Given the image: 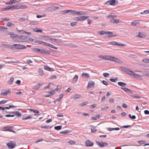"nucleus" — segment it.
Listing matches in <instances>:
<instances>
[{
  "instance_id": "nucleus-1",
  "label": "nucleus",
  "mask_w": 149,
  "mask_h": 149,
  "mask_svg": "<svg viewBox=\"0 0 149 149\" xmlns=\"http://www.w3.org/2000/svg\"><path fill=\"white\" fill-rule=\"evenodd\" d=\"M28 38L25 36H18L16 35L14 41L17 42H28Z\"/></svg>"
},
{
  "instance_id": "nucleus-2",
  "label": "nucleus",
  "mask_w": 149,
  "mask_h": 149,
  "mask_svg": "<svg viewBox=\"0 0 149 149\" xmlns=\"http://www.w3.org/2000/svg\"><path fill=\"white\" fill-rule=\"evenodd\" d=\"M12 49H26V47L24 45L21 44H13L12 45Z\"/></svg>"
},
{
  "instance_id": "nucleus-3",
  "label": "nucleus",
  "mask_w": 149,
  "mask_h": 149,
  "mask_svg": "<svg viewBox=\"0 0 149 149\" xmlns=\"http://www.w3.org/2000/svg\"><path fill=\"white\" fill-rule=\"evenodd\" d=\"M121 70L126 73L127 74H128L131 76H132L133 75V73L134 72L132 70H130L129 69L124 67H121Z\"/></svg>"
},
{
  "instance_id": "nucleus-4",
  "label": "nucleus",
  "mask_w": 149,
  "mask_h": 149,
  "mask_svg": "<svg viewBox=\"0 0 149 149\" xmlns=\"http://www.w3.org/2000/svg\"><path fill=\"white\" fill-rule=\"evenodd\" d=\"M89 17V16H82L75 18V20L76 21H82L86 19Z\"/></svg>"
},
{
  "instance_id": "nucleus-5",
  "label": "nucleus",
  "mask_w": 149,
  "mask_h": 149,
  "mask_svg": "<svg viewBox=\"0 0 149 149\" xmlns=\"http://www.w3.org/2000/svg\"><path fill=\"white\" fill-rule=\"evenodd\" d=\"M6 145L9 149H11L14 148L15 145V143L11 141L7 143Z\"/></svg>"
},
{
  "instance_id": "nucleus-6",
  "label": "nucleus",
  "mask_w": 149,
  "mask_h": 149,
  "mask_svg": "<svg viewBox=\"0 0 149 149\" xmlns=\"http://www.w3.org/2000/svg\"><path fill=\"white\" fill-rule=\"evenodd\" d=\"M42 44L43 45H44L46 46H48L50 47H51L52 48L54 49H57V48L53 46L52 45L48 43H46L45 42L43 41L42 42Z\"/></svg>"
},
{
  "instance_id": "nucleus-7",
  "label": "nucleus",
  "mask_w": 149,
  "mask_h": 149,
  "mask_svg": "<svg viewBox=\"0 0 149 149\" xmlns=\"http://www.w3.org/2000/svg\"><path fill=\"white\" fill-rule=\"evenodd\" d=\"M6 33L7 35H10L11 38L14 41V39H15L16 35L13 33H12L8 31H6Z\"/></svg>"
},
{
  "instance_id": "nucleus-8",
  "label": "nucleus",
  "mask_w": 149,
  "mask_h": 149,
  "mask_svg": "<svg viewBox=\"0 0 149 149\" xmlns=\"http://www.w3.org/2000/svg\"><path fill=\"white\" fill-rule=\"evenodd\" d=\"M95 84V83L94 81H90L88 82L87 88L93 87Z\"/></svg>"
},
{
  "instance_id": "nucleus-9",
  "label": "nucleus",
  "mask_w": 149,
  "mask_h": 149,
  "mask_svg": "<svg viewBox=\"0 0 149 149\" xmlns=\"http://www.w3.org/2000/svg\"><path fill=\"white\" fill-rule=\"evenodd\" d=\"M110 22L113 23H121L122 21L121 20L118 19H112L110 20Z\"/></svg>"
},
{
  "instance_id": "nucleus-10",
  "label": "nucleus",
  "mask_w": 149,
  "mask_h": 149,
  "mask_svg": "<svg viewBox=\"0 0 149 149\" xmlns=\"http://www.w3.org/2000/svg\"><path fill=\"white\" fill-rule=\"evenodd\" d=\"M108 2L110 3L109 4L111 5H115L118 3V1L116 0H111L110 1H109Z\"/></svg>"
},
{
  "instance_id": "nucleus-11",
  "label": "nucleus",
  "mask_w": 149,
  "mask_h": 149,
  "mask_svg": "<svg viewBox=\"0 0 149 149\" xmlns=\"http://www.w3.org/2000/svg\"><path fill=\"white\" fill-rule=\"evenodd\" d=\"M86 145L87 146H93V143L90 141L87 140L86 142Z\"/></svg>"
},
{
  "instance_id": "nucleus-12",
  "label": "nucleus",
  "mask_w": 149,
  "mask_h": 149,
  "mask_svg": "<svg viewBox=\"0 0 149 149\" xmlns=\"http://www.w3.org/2000/svg\"><path fill=\"white\" fill-rule=\"evenodd\" d=\"M114 57L112 56H105V60H110L113 61V59Z\"/></svg>"
},
{
  "instance_id": "nucleus-13",
  "label": "nucleus",
  "mask_w": 149,
  "mask_h": 149,
  "mask_svg": "<svg viewBox=\"0 0 149 149\" xmlns=\"http://www.w3.org/2000/svg\"><path fill=\"white\" fill-rule=\"evenodd\" d=\"M146 34L144 33L140 32L139 33V35L137 37H139L141 38H143L146 37Z\"/></svg>"
},
{
  "instance_id": "nucleus-14",
  "label": "nucleus",
  "mask_w": 149,
  "mask_h": 149,
  "mask_svg": "<svg viewBox=\"0 0 149 149\" xmlns=\"http://www.w3.org/2000/svg\"><path fill=\"white\" fill-rule=\"evenodd\" d=\"M85 13H86L85 12H79L75 11V15H85Z\"/></svg>"
},
{
  "instance_id": "nucleus-15",
  "label": "nucleus",
  "mask_w": 149,
  "mask_h": 149,
  "mask_svg": "<svg viewBox=\"0 0 149 149\" xmlns=\"http://www.w3.org/2000/svg\"><path fill=\"white\" fill-rule=\"evenodd\" d=\"M78 78V76L76 75L72 80V82L73 84L75 83L77 81Z\"/></svg>"
},
{
  "instance_id": "nucleus-16",
  "label": "nucleus",
  "mask_w": 149,
  "mask_h": 149,
  "mask_svg": "<svg viewBox=\"0 0 149 149\" xmlns=\"http://www.w3.org/2000/svg\"><path fill=\"white\" fill-rule=\"evenodd\" d=\"M50 40L51 41L56 42L58 43H61L62 42L61 40L56 39L54 38L50 39Z\"/></svg>"
},
{
  "instance_id": "nucleus-17",
  "label": "nucleus",
  "mask_w": 149,
  "mask_h": 149,
  "mask_svg": "<svg viewBox=\"0 0 149 149\" xmlns=\"http://www.w3.org/2000/svg\"><path fill=\"white\" fill-rule=\"evenodd\" d=\"M133 75L132 76L138 79H141V77L138 74H135L134 73H133Z\"/></svg>"
},
{
  "instance_id": "nucleus-18",
  "label": "nucleus",
  "mask_w": 149,
  "mask_h": 149,
  "mask_svg": "<svg viewBox=\"0 0 149 149\" xmlns=\"http://www.w3.org/2000/svg\"><path fill=\"white\" fill-rule=\"evenodd\" d=\"M10 113H13L15 115H16L17 116H19L21 115V114L19 112L17 111L16 112H9Z\"/></svg>"
},
{
  "instance_id": "nucleus-19",
  "label": "nucleus",
  "mask_w": 149,
  "mask_h": 149,
  "mask_svg": "<svg viewBox=\"0 0 149 149\" xmlns=\"http://www.w3.org/2000/svg\"><path fill=\"white\" fill-rule=\"evenodd\" d=\"M44 69L46 70L50 71H53L54 70L53 69L49 68L47 65H44Z\"/></svg>"
},
{
  "instance_id": "nucleus-20",
  "label": "nucleus",
  "mask_w": 149,
  "mask_h": 149,
  "mask_svg": "<svg viewBox=\"0 0 149 149\" xmlns=\"http://www.w3.org/2000/svg\"><path fill=\"white\" fill-rule=\"evenodd\" d=\"M2 46L5 47L7 48H9L11 49H12V45H10L8 44H3L2 45Z\"/></svg>"
},
{
  "instance_id": "nucleus-21",
  "label": "nucleus",
  "mask_w": 149,
  "mask_h": 149,
  "mask_svg": "<svg viewBox=\"0 0 149 149\" xmlns=\"http://www.w3.org/2000/svg\"><path fill=\"white\" fill-rule=\"evenodd\" d=\"M121 89L122 90H123L124 91H125V92H130V93L132 92V91H131L132 90H131L129 89L128 88H126V87H124V88L121 87Z\"/></svg>"
},
{
  "instance_id": "nucleus-22",
  "label": "nucleus",
  "mask_w": 149,
  "mask_h": 149,
  "mask_svg": "<svg viewBox=\"0 0 149 149\" xmlns=\"http://www.w3.org/2000/svg\"><path fill=\"white\" fill-rule=\"evenodd\" d=\"M41 54H49V52L48 51H46L44 49H41Z\"/></svg>"
},
{
  "instance_id": "nucleus-23",
  "label": "nucleus",
  "mask_w": 149,
  "mask_h": 149,
  "mask_svg": "<svg viewBox=\"0 0 149 149\" xmlns=\"http://www.w3.org/2000/svg\"><path fill=\"white\" fill-rule=\"evenodd\" d=\"M39 75L40 76H42L44 74V72L43 70L40 68H39L38 71Z\"/></svg>"
},
{
  "instance_id": "nucleus-24",
  "label": "nucleus",
  "mask_w": 149,
  "mask_h": 149,
  "mask_svg": "<svg viewBox=\"0 0 149 149\" xmlns=\"http://www.w3.org/2000/svg\"><path fill=\"white\" fill-rule=\"evenodd\" d=\"M33 30L34 32H41L42 31V30H40L39 29L36 28H33Z\"/></svg>"
},
{
  "instance_id": "nucleus-25",
  "label": "nucleus",
  "mask_w": 149,
  "mask_h": 149,
  "mask_svg": "<svg viewBox=\"0 0 149 149\" xmlns=\"http://www.w3.org/2000/svg\"><path fill=\"white\" fill-rule=\"evenodd\" d=\"M118 84L119 86L123 87L125 86L126 85V83L121 82H118Z\"/></svg>"
},
{
  "instance_id": "nucleus-26",
  "label": "nucleus",
  "mask_w": 149,
  "mask_h": 149,
  "mask_svg": "<svg viewBox=\"0 0 149 149\" xmlns=\"http://www.w3.org/2000/svg\"><path fill=\"white\" fill-rule=\"evenodd\" d=\"M136 72H140L142 73V74L143 75L145 76H147V77L148 76V73H149V72H147L146 71H143V72H142L141 71H136Z\"/></svg>"
},
{
  "instance_id": "nucleus-27",
  "label": "nucleus",
  "mask_w": 149,
  "mask_h": 149,
  "mask_svg": "<svg viewBox=\"0 0 149 149\" xmlns=\"http://www.w3.org/2000/svg\"><path fill=\"white\" fill-rule=\"evenodd\" d=\"M97 144L101 147H103L104 146V145L103 144L101 143L99 141H96Z\"/></svg>"
},
{
  "instance_id": "nucleus-28",
  "label": "nucleus",
  "mask_w": 149,
  "mask_h": 149,
  "mask_svg": "<svg viewBox=\"0 0 149 149\" xmlns=\"http://www.w3.org/2000/svg\"><path fill=\"white\" fill-rule=\"evenodd\" d=\"M112 61L116 62L117 63H122V62L121 61H120V60L114 57L113 59V60Z\"/></svg>"
},
{
  "instance_id": "nucleus-29",
  "label": "nucleus",
  "mask_w": 149,
  "mask_h": 149,
  "mask_svg": "<svg viewBox=\"0 0 149 149\" xmlns=\"http://www.w3.org/2000/svg\"><path fill=\"white\" fill-rule=\"evenodd\" d=\"M82 77H85L86 78H89L90 77L89 75L87 73H83L81 75Z\"/></svg>"
},
{
  "instance_id": "nucleus-30",
  "label": "nucleus",
  "mask_w": 149,
  "mask_h": 149,
  "mask_svg": "<svg viewBox=\"0 0 149 149\" xmlns=\"http://www.w3.org/2000/svg\"><path fill=\"white\" fill-rule=\"evenodd\" d=\"M80 97V96L79 94H75L73 95V98L74 100L79 98Z\"/></svg>"
},
{
  "instance_id": "nucleus-31",
  "label": "nucleus",
  "mask_w": 149,
  "mask_h": 149,
  "mask_svg": "<svg viewBox=\"0 0 149 149\" xmlns=\"http://www.w3.org/2000/svg\"><path fill=\"white\" fill-rule=\"evenodd\" d=\"M13 81H14V78H13V77H11L10 78V79L8 81V84H9L11 85V84H12L13 83Z\"/></svg>"
},
{
  "instance_id": "nucleus-32",
  "label": "nucleus",
  "mask_w": 149,
  "mask_h": 149,
  "mask_svg": "<svg viewBox=\"0 0 149 149\" xmlns=\"http://www.w3.org/2000/svg\"><path fill=\"white\" fill-rule=\"evenodd\" d=\"M32 51L35 52H38L39 49L36 48L34 47L31 49Z\"/></svg>"
},
{
  "instance_id": "nucleus-33",
  "label": "nucleus",
  "mask_w": 149,
  "mask_h": 149,
  "mask_svg": "<svg viewBox=\"0 0 149 149\" xmlns=\"http://www.w3.org/2000/svg\"><path fill=\"white\" fill-rule=\"evenodd\" d=\"M40 37H42L41 38H45V40H50V39H51V38L49 36H41Z\"/></svg>"
},
{
  "instance_id": "nucleus-34",
  "label": "nucleus",
  "mask_w": 149,
  "mask_h": 149,
  "mask_svg": "<svg viewBox=\"0 0 149 149\" xmlns=\"http://www.w3.org/2000/svg\"><path fill=\"white\" fill-rule=\"evenodd\" d=\"M149 14V10H145L143 12L140 13L141 14Z\"/></svg>"
},
{
  "instance_id": "nucleus-35",
  "label": "nucleus",
  "mask_w": 149,
  "mask_h": 149,
  "mask_svg": "<svg viewBox=\"0 0 149 149\" xmlns=\"http://www.w3.org/2000/svg\"><path fill=\"white\" fill-rule=\"evenodd\" d=\"M42 85V84H40V83H38V84L36 85L34 87V88L35 89H38L40 87V86Z\"/></svg>"
},
{
  "instance_id": "nucleus-36",
  "label": "nucleus",
  "mask_w": 149,
  "mask_h": 149,
  "mask_svg": "<svg viewBox=\"0 0 149 149\" xmlns=\"http://www.w3.org/2000/svg\"><path fill=\"white\" fill-rule=\"evenodd\" d=\"M6 24L7 26L9 27H13L14 25V24L10 22H8Z\"/></svg>"
},
{
  "instance_id": "nucleus-37",
  "label": "nucleus",
  "mask_w": 149,
  "mask_h": 149,
  "mask_svg": "<svg viewBox=\"0 0 149 149\" xmlns=\"http://www.w3.org/2000/svg\"><path fill=\"white\" fill-rule=\"evenodd\" d=\"M120 130V128L119 127L115 128H109V131H111L112 130Z\"/></svg>"
},
{
  "instance_id": "nucleus-38",
  "label": "nucleus",
  "mask_w": 149,
  "mask_h": 149,
  "mask_svg": "<svg viewBox=\"0 0 149 149\" xmlns=\"http://www.w3.org/2000/svg\"><path fill=\"white\" fill-rule=\"evenodd\" d=\"M109 36H108V37H114L116 36V35H113V33L111 32H109L108 33Z\"/></svg>"
},
{
  "instance_id": "nucleus-39",
  "label": "nucleus",
  "mask_w": 149,
  "mask_h": 149,
  "mask_svg": "<svg viewBox=\"0 0 149 149\" xmlns=\"http://www.w3.org/2000/svg\"><path fill=\"white\" fill-rule=\"evenodd\" d=\"M9 92L8 91L2 92L1 94V95H6Z\"/></svg>"
},
{
  "instance_id": "nucleus-40",
  "label": "nucleus",
  "mask_w": 149,
  "mask_h": 149,
  "mask_svg": "<svg viewBox=\"0 0 149 149\" xmlns=\"http://www.w3.org/2000/svg\"><path fill=\"white\" fill-rule=\"evenodd\" d=\"M88 104L87 102H83L81 103H80L79 104V106L80 107H83L84 105H86Z\"/></svg>"
},
{
  "instance_id": "nucleus-41",
  "label": "nucleus",
  "mask_w": 149,
  "mask_h": 149,
  "mask_svg": "<svg viewBox=\"0 0 149 149\" xmlns=\"http://www.w3.org/2000/svg\"><path fill=\"white\" fill-rule=\"evenodd\" d=\"M70 132V131L69 130H65L63 132H61L60 133L63 134H67L69 133Z\"/></svg>"
},
{
  "instance_id": "nucleus-42",
  "label": "nucleus",
  "mask_w": 149,
  "mask_h": 149,
  "mask_svg": "<svg viewBox=\"0 0 149 149\" xmlns=\"http://www.w3.org/2000/svg\"><path fill=\"white\" fill-rule=\"evenodd\" d=\"M63 94H60V95H59V97H58V98H57L56 100V101H60V100L63 97Z\"/></svg>"
},
{
  "instance_id": "nucleus-43",
  "label": "nucleus",
  "mask_w": 149,
  "mask_h": 149,
  "mask_svg": "<svg viewBox=\"0 0 149 149\" xmlns=\"http://www.w3.org/2000/svg\"><path fill=\"white\" fill-rule=\"evenodd\" d=\"M62 126H55L54 127V129L56 130H61V129Z\"/></svg>"
},
{
  "instance_id": "nucleus-44",
  "label": "nucleus",
  "mask_w": 149,
  "mask_h": 149,
  "mask_svg": "<svg viewBox=\"0 0 149 149\" xmlns=\"http://www.w3.org/2000/svg\"><path fill=\"white\" fill-rule=\"evenodd\" d=\"M68 12L71 13L72 15H75V10H68Z\"/></svg>"
},
{
  "instance_id": "nucleus-45",
  "label": "nucleus",
  "mask_w": 149,
  "mask_h": 149,
  "mask_svg": "<svg viewBox=\"0 0 149 149\" xmlns=\"http://www.w3.org/2000/svg\"><path fill=\"white\" fill-rule=\"evenodd\" d=\"M13 128V127H8L7 128L8 129L6 130H5L6 131H11V132H14V131L12 130Z\"/></svg>"
},
{
  "instance_id": "nucleus-46",
  "label": "nucleus",
  "mask_w": 149,
  "mask_h": 149,
  "mask_svg": "<svg viewBox=\"0 0 149 149\" xmlns=\"http://www.w3.org/2000/svg\"><path fill=\"white\" fill-rule=\"evenodd\" d=\"M132 97L134 98L138 99L140 98V97L138 95H132Z\"/></svg>"
},
{
  "instance_id": "nucleus-47",
  "label": "nucleus",
  "mask_w": 149,
  "mask_h": 149,
  "mask_svg": "<svg viewBox=\"0 0 149 149\" xmlns=\"http://www.w3.org/2000/svg\"><path fill=\"white\" fill-rule=\"evenodd\" d=\"M22 6L20 5V4H18L16 6H15V9H19L22 8Z\"/></svg>"
},
{
  "instance_id": "nucleus-48",
  "label": "nucleus",
  "mask_w": 149,
  "mask_h": 149,
  "mask_svg": "<svg viewBox=\"0 0 149 149\" xmlns=\"http://www.w3.org/2000/svg\"><path fill=\"white\" fill-rule=\"evenodd\" d=\"M116 17V16L113 15H109L108 16V17L110 19L112 18L113 19L115 18Z\"/></svg>"
},
{
  "instance_id": "nucleus-49",
  "label": "nucleus",
  "mask_w": 149,
  "mask_h": 149,
  "mask_svg": "<svg viewBox=\"0 0 149 149\" xmlns=\"http://www.w3.org/2000/svg\"><path fill=\"white\" fill-rule=\"evenodd\" d=\"M28 19V18L27 19H25V17L20 18L19 19V21L21 22H24V21L25 20H27Z\"/></svg>"
},
{
  "instance_id": "nucleus-50",
  "label": "nucleus",
  "mask_w": 149,
  "mask_h": 149,
  "mask_svg": "<svg viewBox=\"0 0 149 149\" xmlns=\"http://www.w3.org/2000/svg\"><path fill=\"white\" fill-rule=\"evenodd\" d=\"M41 127L42 128H46L47 129H50L51 128V127H50L49 126H44L43 125H41Z\"/></svg>"
},
{
  "instance_id": "nucleus-51",
  "label": "nucleus",
  "mask_w": 149,
  "mask_h": 149,
  "mask_svg": "<svg viewBox=\"0 0 149 149\" xmlns=\"http://www.w3.org/2000/svg\"><path fill=\"white\" fill-rule=\"evenodd\" d=\"M63 14H65L68 13V10H65L61 11Z\"/></svg>"
},
{
  "instance_id": "nucleus-52",
  "label": "nucleus",
  "mask_w": 149,
  "mask_h": 149,
  "mask_svg": "<svg viewBox=\"0 0 149 149\" xmlns=\"http://www.w3.org/2000/svg\"><path fill=\"white\" fill-rule=\"evenodd\" d=\"M7 29V28L6 27L0 26V31Z\"/></svg>"
},
{
  "instance_id": "nucleus-53",
  "label": "nucleus",
  "mask_w": 149,
  "mask_h": 149,
  "mask_svg": "<svg viewBox=\"0 0 149 149\" xmlns=\"http://www.w3.org/2000/svg\"><path fill=\"white\" fill-rule=\"evenodd\" d=\"M142 61L144 63H149V59L145 58L142 60Z\"/></svg>"
},
{
  "instance_id": "nucleus-54",
  "label": "nucleus",
  "mask_w": 149,
  "mask_h": 149,
  "mask_svg": "<svg viewBox=\"0 0 149 149\" xmlns=\"http://www.w3.org/2000/svg\"><path fill=\"white\" fill-rule=\"evenodd\" d=\"M11 9L10 6H8L7 7H6L3 8V10H8Z\"/></svg>"
},
{
  "instance_id": "nucleus-55",
  "label": "nucleus",
  "mask_w": 149,
  "mask_h": 149,
  "mask_svg": "<svg viewBox=\"0 0 149 149\" xmlns=\"http://www.w3.org/2000/svg\"><path fill=\"white\" fill-rule=\"evenodd\" d=\"M145 141L144 140H141L140 141H139L138 142V143L140 144H145Z\"/></svg>"
},
{
  "instance_id": "nucleus-56",
  "label": "nucleus",
  "mask_w": 149,
  "mask_h": 149,
  "mask_svg": "<svg viewBox=\"0 0 149 149\" xmlns=\"http://www.w3.org/2000/svg\"><path fill=\"white\" fill-rule=\"evenodd\" d=\"M108 43L111 45H116V42L115 41H112L109 42H108Z\"/></svg>"
},
{
  "instance_id": "nucleus-57",
  "label": "nucleus",
  "mask_w": 149,
  "mask_h": 149,
  "mask_svg": "<svg viewBox=\"0 0 149 149\" xmlns=\"http://www.w3.org/2000/svg\"><path fill=\"white\" fill-rule=\"evenodd\" d=\"M9 20V18L8 17H6L4 18H2L1 19V21H5L6 22L8 21Z\"/></svg>"
},
{
  "instance_id": "nucleus-58",
  "label": "nucleus",
  "mask_w": 149,
  "mask_h": 149,
  "mask_svg": "<svg viewBox=\"0 0 149 149\" xmlns=\"http://www.w3.org/2000/svg\"><path fill=\"white\" fill-rule=\"evenodd\" d=\"M103 75L105 77H109V74L107 73H104L103 74Z\"/></svg>"
},
{
  "instance_id": "nucleus-59",
  "label": "nucleus",
  "mask_w": 149,
  "mask_h": 149,
  "mask_svg": "<svg viewBox=\"0 0 149 149\" xmlns=\"http://www.w3.org/2000/svg\"><path fill=\"white\" fill-rule=\"evenodd\" d=\"M129 116L130 118L132 119H135L136 118V116H135L133 115L131 116L130 114L129 115Z\"/></svg>"
},
{
  "instance_id": "nucleus-60",
  "label": "nucleus",
  "mask_w": 149,
  "mask_h": 149,
  "mask_svg": "<svg viewBox=\"0 0 149 149\" xmlns=\"http://www.w3.org/2000/svg\"><path fill=\"white\" fill-rule=\"evenodd\" d=\"M51 85H53L51 83H50L47 86H45L44 88V89H46L49 88L51 86Z\"/></svg>"
},
{
  "instance_id": "nucleus-61",
  "label": "nucleus",
  "mask_w": 149,
  "mask_h": 149,
  "mask_svg": "<svg viewBox=\"0 0 149 149\" xmlns=\"http://www.w3.org/2000/svg\"><path fill=\"white\" fill-rule=\"evenodd\" d=\"M77 23V22H73L70 23V25L71 26H73L76 25Z\"/></svg>"
},
{
  "instance_id": "nucleus-62",
  "label": "nucleus",
  "mask_w": 149,
  "mask_h": 149,
  "mask_svg": "<svg viewBox=\"0 0 149 149\" xmlns=\"http://www.w3.org/2000/svg\"><path fill=\"white\" fill-rule=\"evenodd\" d=\"M18 32L19 33H20L21 34H24L26 32V31H24L23 30H18Z\"/></svg>"
},
{
  "instance_id": "nucleus-63",
  "label": "nucleus",
  "mask_w": 149,
  "mask_h": 149,
  "mask_svg": "<svg viewBox=\"0 0 149 149\" xmlns=\"http://www.w3.org/2000/svg\"><path fill=\"white\" fill-rule=\"evenodd\" d=\"M102 83L104 85H105L106 86H107L109 84V83L107 81L104 80L102 81Z\"/></svg>"
},
{
  "instance_id": "nucleus-64",
  "label": "nucleus",
  "mask_w": 149,
  "mask_h": 149,
  "mask_svg": "<svg viewBox=\"0 0 149 149\" xmlns=\"http://www.w3.org/2000/svg\"><path fill=\"white\" fill-rule=\"evenodd\" d=\"M49 93L51 95H53L55 93V91L54 90H52L49 92Z\"/></svg>"
}]
</instances>
